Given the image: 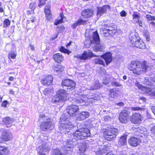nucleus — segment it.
Segmentation results:
<instances>
[{
    "label": "nucleus",
    "mask_w": 155,
    "mask_h": 155,
    "mask_svg": "<svg viewBox=\"0 0 155 155\" xmlns=\"http://www.w3.org/2000/svg\"><path fill=\"white\" fill-rule=\"evenodd\" d=\"M87 32V31H86L85 34V36L86 37H88L89 38L87 39L88 42L87 45L86 41L84 42V43L85 45H87V46H86V47H89L90 46V45L91 44L94 43L96 45L94 46V51L96 52L102 51L105 48V46L104 44L99 43L98 44L100 40L97 31H95L92 32V31H91L90 32L91 34L90 36L88 35V34Z\"/></svg>",
    "instance_id": "f257e3e1"
},
{
    "label": "nucleus",
    "mask_w": 155,
    "mask_h": 155,
    "mask_svg": "<svg viewBox=\"0 0 155 155\" xmlns=\"http://www.w3.org/2000/svg\"><path fill=\"white\" fill-rule=\"evenodd\" d=\"M90 131L87 128H82L77 130L69 137L66 143L67 144L73 145L76 140H82L85 139L90 136Z\"/></svg>",
    "instance_id": "f03ea898"
},
{
    "label": "nucleus",
    "mask_w": 155,
    "mask_h": 155,
    "mask_svg": "<svg viewBox=\"0 0 155 155\" xmlns=\"http://www.w3.org/2000/svg\"><path fill=\"white\" fill-rule=\"evenodd\" d=\"M147 67L146 61H132L128 66V68L130 71H133L134 74L137 75L146 72Z\"/></svg>",
    "instance_id": "7ed1b4c3"
},
{
    "label": "nucleus",
    "mask_w": 155,
    "mask_h": 155,
    "mask_svg": "<svg viewBox=\"0 0 155 155\" xmlns=\"http://www.w3.org/2000/svg\"><path fill=\"white\" fill-rule=\"evenodd\" d=\"M61 123L59 127L60 130L65 134L68 133L74 127L71 122L69 121L68 119L66 118L65 115L62 114L60 118Z\"/></svg>",
    "instance_id": "20e7f679"
},
{
    "label": "nucleus",
    "mask_w": 155,
    "mask_h": 155,
    "mask_svg": "<svg viewBox=\"0 0 155 155\" xmlns=\"http://www.w3.org/2000/svg\"><path fill=\"white\" fill-rule=\"evenodd\" d=\"M118 133V130L115 128H109L105 129L104 132V137L105 140L111 141L116 137Z\"/></svg>",
    "instance_id": "39448f33"
},
{
    "label": "nucleus",
    "mask_w": 155,
    "mask_h": 155,
    "mask_svg": "<svg viewBox=\"0 0 155 155\" xmlns=\"http://www.w3.org/2000/svg\"><path fill=\"white\" fill-rule=\"evenodd\" d=\"M138 37L134 35L130 38L131 43L135 47L141 49L145 48V45L142 40L138 39Z\"/></svg>",
    "instance_id": "423d86ee"
},
{
    "label": "nucleus",
    "mask_w": 155,
    "mask_h": 155,
    "mask_svg": "<svg viewBox=\"0 0 155 155\" xmlns=\"http://www.w3.org/2000/svg\"><path fill=\"white\" fill-rule=\"evenodd\" d=\"M61 85L64 88L70 91L74 89L75 87V83L73 81L67 79L62 81Z\"/></svg>",
    "instance_id": "0eeeda50"
},
{
    "label": "nucleus",
    "mask_w": 155,
    "mask_h": 155,
    "mask_svg": "<svg viewBox=\"0 0 155 155\" xmlns=\"http://www.w3.org/2000/svg\"><path fill=\"white\" fill-rule=\"evenodd\" d=\"M38 149L39 150L38 153L39 155H46V153L50 150V147L48 143H45L40 146Z\"/></svg>",
    "instance_id": "6e6552de"
},
{
    "label": "nucleus",
    "mask_w": 155,
    "mask_h": 155,
    "mask_svg": "<svg viewBox=\"0 0 155 155\" xmlns=\"http://www.w3.org/2000/svg\"><path fill=\"white\" fill-rule=\"evenodd\" d=\"M143 120L142 116L139 113L133 114L130 118V121L133 124H137L140 123Z\"/></svg>",
    "instance_id": "1a4fd4ad"
},
{
    "label": "nucleus",
    "mask_w": 155,
    "mask_h": 155,
    "mask_svg": "<svg viewBox=\"0 0 155 155\" xmlns=\"http://www.w3.org/2000/svg\"><path fill=\"white\" fill-rule=\"evenodd\" d=\"M54 127L52 122L47 121L42 122L40 126V128L43 131H46L52 129Z\"/></svg>",
    "instance_id": "9d476101"
},
{
    "label": "nucleus",
    "mask_w": 155,
    "mask_h": 155,
    "mask_svg": "<svg viewBox=\"0 0 155 155\" xmlns=\"http://www.w3.org/2000/svg\"><path fill=\"white\" fill-rule=\"evenodd\" d=\"M129 118V114L127 110H124L120 113L119 119L120 122L122 123H126Z\"/></svg>",
    "instance_id": "9b49d317"
},
{
    "label": "nucleus",
    "mask_w": 155,
    "mask_h": 155,
    "mask_svg": "<svg viewBox=\"0 0 155 155\" xmlns=\"http://www.w3.org/2000/svg\"><path fill=\"white\" fill-rule=\"evenodd\" d=\"M79 110V107L78 105H73L68 106L66 109V111L70 116H73L76 115V113Z\"/></svg>",
    "instance_id": "f8f14e48"
},
{
    "label": "nucleus",
    "mask_w": 155,
    "mask_h": 155,
    "mask_svg": "<svg viewBox=\"0 0 155 155\" xmlns=\"http://www.w3.org/2000/svg\"><path fill=\"white\" fill-rule=\"evenodd\" d=\"M96 147L97 150L95 151V152L97 155H101L107 153L108 149V147L105 146L104 145L98 146Z\"/></svg>",
    "instance_id": "ddd939ff"
},
{
    "label": "nucleus",
    "mask_w": 155,
    "mask_h": 155,
    "mask_svg": "<svg viewBox=\"0 0 155 155\" xmlns=\"http://www.w3.org/2000/svg\"><path fill=\"white\" fill-rule=\"evenodd\" d=\"M100 55H96L94 54L91 51H88L87 52L84 51L81 55V59L83 60H86L88 58L94 57H99Z\"/></svg>",
    "instance_id": "4468645a"
},
{
    "label": "nucleus",
    "mask_w": 155,
    "mask_h": 155,
    "mask_svg": "<svg viewBox=\"0 0 155 155\" xmlns=\"http://www.w3.org/2000/svg\"><path fill=\"white\" fill-rule=\"evenodd\" d=\"M90 115L89 113L87 112H79L78 113V115L76 119L77 120L79 121L83 120L88 117Z\"/></svg>",
    "instance_id": "2eb2a0df"
},
{
    "label": "nucleus",
    "mask_w": 155,
    "mask_h": 155,
    "mask_svg": "<svg viewBox=\"0 0 155 155\" xmlns=\"http://www.w3.org/2000/svg\"><path fill=\"white\" fill-rule=\"evenodd\" d=\"M57 94L62 101H64L68 99V94L64 90L61 89L58 91L57 92Z\"/></svg>",
    "instance_id": "dca6fc26"
},
{
    "label": "nucleus",
    "mask_w": 155,
    "mask_h": 155,
    "mask_svg": "<svg viewBox=\"0 0 155 155\" xmlns=\"http://www.w3.org/2000/svg\"><path fill=\"white\" fill-rule=\"evenodd\" d=\"M110 6L107 5H104L102 7H98L97 8V17H100L103 14L106 12L107 8H110Z\"/></svg>",
    "instance_id": "f3484780"
},
{
    "label": "nucleus",
    "mask_w": 155,
    "mask_h": 155,
    "mask_svg": "<svg viewBox=\"0 0 155 155\" xmlns=\"http://www.w3.org/2000/svg\"><path fill=\"white\" fill-rule=\"evenodd\" d=\"M53 80L52 76L49 75L46 76L45 78H43L41 79V82L44 85H49L52 83Z\"/></svg>",
    "instance_id": "a211bd4d"
},
{
    "label": "nucleus",
    "mask_w": 155,
    "mask_h": 155,
    "mask_svg": "<svg viewBox=\"0 0 155 155\" xmlns=\"http://www.w3.org/2000/svg\"><path fill=\"white\" fill-rule=\"evenodd\" d=\"M94 12L91 9H84L81 12L83 17L87 18L91 17L93 14Z\"/></svg>",
    "instance_id": "6ab92c4d"
},
{
    "label": "nucleus",
    "mask_w": 155,
    "mask_h": 155,
    "mask_svg": "<svg viewBox=\"0 0 155 155\" xmlns=\"http://www.w3.org/2000/svg\"><path fill=\"white\" fill-rule=\"evenodd\" d=\"M101 57L105 60L107 65H108L112 61V57L111 54L110 52L101 55Z\"/></svg>",
    "instance_id": "aec40b11"
},
{
    "label": "nucleus",
    "mask_w": 155,
    "mask_h": 155,
    "mask_svg": "<svg viewBox=\"0 0 155 155\" xmlns=\"http://www.w3.org/2000/svg\"><path fill=\"white\" fill-rule=\"evenodd\" d=\"M127 136V135L124 134L120 137L118 143V144L119 146L122 147L126 145Z\"/></svg>",
    "instance_id": "412c9836"
},
{
    "label": "nucleus",
    "mask_w": 155,
    "mask_h": 155,
    "mask_svg": "<svg viewBox=\"0 0 155 155\" xmlns=\"http://www.w3.org/2000/svg\"><path fill=\"white\" fill-rule=\"evenodd\" d=\"M113 32L110 33L103 28H101L100 30L101 35L107 38L112 37L114 35V31Z\"/></svg>",
    "instance_id": "4be33fe9"
},
{
    "label": "nucleus",
    "mask_w": 155,
    "mask_h": 155,
    "mask_svg": "<svg viewBox=\"0 0 155 155\" xmlns=\"http://www.w3.org/2000/svg\"><path fill=\"white\" fill-rule=\"evenodd\" d=\"M140 142V140L134 137H132L128 140L129 144L134 147L137 146Z\"/></svg>",
    "instance_id": "5701e85b"
},
{
    "label": "nucleus",
    "mask_w": 155,
    "mask_h": 155,
    "mask_svg": "<svg viewBox=\"0 0 155 155\" xmlns=\"http://www.w3.org/2000/svg\"><path fill=\"white\" fill-rule=\"evenodd\" d=\"M2 134V138L5 141L9 140L12 138V134L11 133L7 130L4 131Z\"/></svg>",
    "instance_id": "b1692460"
},
{
    "label": "nucleus",
    "mask_w": 155,
    "mask_h": 155,
    "mask_svg": "<svg viewBox=\"0 0 155 155\" xmlns=\"http://www.w3.org/2000/svg\"><path fill=\"white\" fill-rule=\"evenodd\" d=\"M82 97V96H78V97H77L76 98H74L72 100V103L75 102L74 104H79L81 105H84V100L83 99Z\"/></svg>",
    "instance_id": "393cba45"
},
{
    "label": "nucleus",
    "mask_w": 155,
    "mask_h": 155,
    "mask_svg": "<svg viewBox=\"0 0 155 155\" xmlns=\"http://www.w3.org/2000/svg\"><path fill=\"white\" fill-rule=\"evenodd\" d=\"M87 22V21L83 20L81 17L78 20L72 25V27L73 29L75 28L77 26L85 24Z\"/></svg>",
    "instance_id": "a878e982"
},
{
    "label": "nucleus",
    "mask_w": 155,
    "mask_h": 155,
    "mask_svg": "<svg viewBox=\"0 0 155 155\" xmlns=\"http://www.w3.org/2000/svg\"><path fill=\"white\" fill-rule=\"evenodd\" d=\"M54 60L58 63H60L64 59L63 57L59 53L54 54L53 56Z\"/></svg>",
    "instance_id": "bb28decb"
},
{
    "label": "nucleus",
    "mask_w": 155,
    "mask_h": 155,
    "mask_svg": "<svg viewBox=\"0 0 155 155\" xmlns=\"http://www.w3.org/2000/svg\"><path fill=\"white\" fill-rule=\"evenodd\" d=\"M49 118L46 115L44 114H41L39 116L38 120L39 121L47 122L49 121Z\"/></svg>",
    "instance_id": "cd10ccee"
},
{
    "label": "nucleus",
    "mask_w": 155,
    "mask_h": 155,
    "mask_svg": "<svg viewBox=\"0 0 155 155\" xmlns=\"http://www.w3.org/2000/svg\"><path fill=\"white\" fill-rule=\"evenodd\" d=\"M64 67L60 64L56 65L54 67V71L58 72V73H59L62 72L64 71Z\"/></svg>",
    "instance_id": "c85d7f7f"
},
{
    "label": "nucleus",
    "mask_w": 155,
    "mask_h": 155,
    "mask_svg": "<svg viewBox=\"0 0 155 155\" xmlns=\"http://www.w3.org/2000/svg\"><path fill=\"white\" fill-rule=\"evenodd\" d=\"M62 101L58 95L56 94L52 98L51 102L54 104H58L61 101Z\"/></svg>",
    "instance_id": "c756f323"
},
{
    "label": "nucleus",
    "mask_w": 155,
    "mask_h": 155,
    "mask_svg": "<svg viewBox=\"0 0 155 155\" xmlns=\"http://www.w3.org/2000/svg\"><path fill=\"white\" fill-rule=\"evenodd\" d=\"M2 122L5 124L7 127H9L10 126L9 125L12 122V120L11 118L9 117H6L3 119Z\"/></svg>",
    "instance_id": "7c9ffc66"
},
{
    "label": "nucleus",
    "mask_w": 155,
    "mask_h": 155,
    "mask_svg": "<svg viewBox=\"0 0 155 155\" xmlns=\"http://www.w3.org/2000/svg\"><path fill=\"white\" fill-rule=\"evenodd\" d=\"M104 28L105 30H107V31L110 32V33L113 32V31H114V35L117 31L116 30L114 29V27L111 26H108L106 24L104 25V28Z\"/></svg>",
    "instance_id": "2f4dec72"
},
{
    "label": "nucleus",
    "mask_w": 155,
    "mask_h": 155,
    "mask_svg": "<svg viewBox=\"0 0 155 155\" xmlns=\"http://www.w3.org/2000/svg\"><path fill=\"white\" fill-rule=\"evenodd\" d=\"M8 152L6 148L0 146V155H8Z\"/></svg>",
    "instance_id": "473e14b6"
},
{
    "label": "nucleus",
    "mask_w": 155,
    "mask_h": 155,
    "mask_svg": "<svg viewBox=\"0 0 155 155\" xmlns=\"http://www.w3.org/2000/svg\"><path fill=\"white\" fill-rule=\"evenodd\" d=\"M116 89L114 88L110 89L109 90V95L111 97L114 98L116 97L117 94V93L116 92Z\"/></svg>",
    "instance_id": "72a5a7b5"
},
{
    "label": "nucleus",
    "mask_w": 155,
    "mask_h": 155,
    "mask_svg": "<svg viewBox=\"0 0 155 155\" xmlns=\"http://www.w3.org/2000/svg\"><path fill=\"white\" fill-rule=\"evenodd\" d=\"M94 63L96 64L102 65H104V62L101 58H96L94 60Z\"/></svg>",
    "instance_id": "f704fd0d"
},
{
    "label": "nucleus",
    "mask_w": 155,
    "mask_h": 155,
    "mask_svg": "<svg viewBox=\"0 0 155 155\" xmlns=\"http://www.w3.org/2000/svg\"><path fill=\"white\" fill-rule=\"evenodd\" d=\"M60 17L61 18V19H57V20L55 21V22L54 23V25H58L60 23H61L63 22V18L64 17V15L62 13H61L60 15Z\"/></svg>",
    "instance_id": "c9c22d12"
},
{
    "label": "nucleus",
    "mask_w": 155,
    "mask_h": 155,
    "mask_svg": "<svg viewBox=\"0 0 155 155\" xmlns=\"http://www.w3.org/2000/svg\"><path fill=\"white\" fill-rule=\"evenodd\" d=\"M45 16L46 19L50 20L52 18V15L50 10L45 11Z\"/></svg>",
    "instance_id": "e433bc0d"
},
{
    "label": "nucleus",
    "mask_w": 155,
    "mask_h": 155,
    "mask_svg": "<svg viewBox=\"0 0 155 155\" xmlns=\"http://www.w3.org/2000/svg\"><path fill=\"white\" fill-rule=\"evenodd\" d=\"M101 87V85L98 83V82L96 81V83L93 86L90 87V89L91 90H96L100 88Z\"/></svg>",
    "instance_id": "4c0bfd02"
},
{
    "label": "nucleus",
    "mask_w": 155,
    "mask_h": 155,
    "mask_svg": "<svg viewBox=\"0 0 155 155\" xmlns=\"http://www.w3.org/2000/svg\"><path fill=\"white\" fill-rule=\"evenodd\" d=\"M53 91V90L52 87L47 88L44 90L43 93L45 95H48Z\"/></svg>",
    "instance_id": "58836bf2"
},
{
    "label": "nucleus",
    "mask_w": 155,
    "mask_h": 155,
    "mask_svg": "<svg viewBox=\"0 0 155 155\" xmlns=\"http://www.w3.org/2000/svg\"><path fill=\"white\" fill-rule=\"evenodd\" d=\"M152 81L151 82H146V84L148 85H151V88H154L153 85L155 86V76L153 77L152 78Z\"/></svg>",
    "instance_id": "ea45409f"
},
{
    "label": "nucleus",
    "mask_w": 155,
    "mask_h": 155,
    "mask_svg": "<svg viewBox=\"0 0 155 155\" xmlns=\"http://www.w3.org/2000/svg\"><path fill=\"white\" fill-rule=\"evenodd\" d=\"M52 152L53 155H62V153L58 148L53 150Z\"/></svg>",
    "instance_id": "a19ab883"
},
{
    "label": "nucleus",
    "mask_w": 155,
    "mask_h": 155,
    "mask_svg": "<svg viewBox=\"0 0 155 155\" xmlns=\"http://www.w3.org/2000/svg\"><path fill=\"white\" fill-rule=\"evenodd\" d=\"M60 50L62 52L68 54L71 52L69 50L65 49L63 46H61L60 48Z\"/></svg>",
    "instance_id": "79ce46f5"
},
{
    "label": "nucleus",
    "mask_w": 155,
    "mask_h": 155,
    "mask_svg": "<svg viewBox=\"0 0 155 155\" xmlns=\"http://www.w3.org/2000/svg\"><path fill=\"white\" fill-rule=\"evenodd\" d=\"M111 85L112 86H115L117 87H120L122 86V85L120 82L116 81H112L111 82Z\"/></svg>",
    "instance_id": "37998d69"
},
{
    "label": "nucleus",
    "mask_w": 155,
    "mask_h": 155,
    "mask_svg": "<svg viewBox=\"0 0 155 155\" xmlns=\"http://www.w3.org/2000/svg\"><path fill=\"white\" fill-rule=\"evenodd\" d=\"M11 21L8 19H6L3 22V27H8L10 25Z\"/></svg>",
    "instance_id": "c03bdc74"
},
{
    "label": "nucleus",
    "mask_w": 155,
    "mask_h": 155,
    "mask_svg": "<svg viewBox=\"0 0 155 155\" xmlns=\"http://www.w3.org/2000/svg\"><path fill=\"white\" fill-rule=\"evenodd\" d=\"M9 55H10L11 58L15 59L16 56V54L14 51H12L9 53Z\"/></svg>",
    "instance_id": "a18cd8bd"
},
{
    "label": "nucleus",
    "mask_w": 155,
    "mask_h": 155,
    "mask_svg": "<svg viewBox=\"0 0 155 155\" xmlns=\"http://www.w3.org/2000/svg\"><path fill=\"white\" fill-rule=\"evenodd\" d=\"M87 147V145L86 143H84L82 144L81 145V150L83 152L85 151Z\"/></svg>",
    "instance_id": "49530a36"
},
{
    "label": "nucleus",
    "mask_w": 155,
    "mask_h": 155,
    "mask_svg": "<svg viewBox=\"0 0 155 155\" xmlns=\"http://www.w3.org/2000/svg\"><path fill=\"white\" fill-rule=\"evenodd\" d=\"M146 18L149 20H155V17L151 16L150 15H146Z\"/></svg>",
    "instance_id": "de8ad7c7"
},
{
    "label": "nucleus",
    "mask_w": 155,
    "mask_h": 155,
    "mask_svg": "<svg viewBox=\"0 0 155 155\" xmlns=\"http://www.w3.org/2000/svg\"><path fill=\"white\" fill-rule=\"evenodd\" d=\"M39 4L38 6L40 7L44 5L45 4V2L47 0H39Z\"/></svg>",
    "instance_id": "09e8293b"
},
{
    "label": "nucleus",
    "mask_w": 155,
    "mask_h": 155,
    "mask_svg": "<svg viewBox=\"0 0 155 155\" xmlns=\"http://www.w3.org/2000/svg\"><path fill=\"white\" fill-rule=\"evenodd\" d=\"M29 8L32 10H34L35 8V3L33 2L31 3L30 4Z\"/></svg>",
    "instance_id": "8fccbe9b"
},
{
    "label": "nucleus",
    "mask_w": 155,
    "mask_h": 155,
    "mask_svg": "<svg viewBox=\"0 0 155 155\" xmlns=\"http://www.w3.org/2000/svg\"><path fill=\"white\" fill-rule=\"evenodd\" d=\"M145 90H146V92L147 94H152L153 92H151V89L149 87H146L145 88Z\"/></svg>",
    "instance_id": "3c124183"
},
{
    "label": "nucleus",
    "mask_w": 155,
    "mask_h": 155,
    "mask_svg": "<svg viewBox=\"0 0 155 155\" xmlns=\"http://www.w3.org/2000/svg\"><path fill=\"white\" fill-rule=\"evenodd\" d=\"M110 81V79L109 78L105 79L103 83L104 84L106 85L109 84Z\"/></svg>",
    "instance_id": "603ef678"
},
{
    "label": "nucleus",
    "mask_w": 155,
    "mask_h": 155,
    "mask_svg": "<svg viewBox=\"0 0 155 155\" xmlns=\"http://www.w3.org/2000/svg\"><path fill=\"white\" fill-rule=\"evenodd\" d=\"M132 16L133 17V19L137 18L138 19L140 18V16L137 14H134Z\"/></svg>",
    "instance_id": "864d4df0"
},
{
    "label": "nucleus",
    "mask_w": 155,
    "mask_h": 155,
    "mask_svg": "<svg viewBox=\"0 0 155 155\" xmlns=\"http://www.w3.org/2000/svg\"><path fill=\"white\" fill-rule=\"evenodd\" d=\"M127 13L124 10H123L120 12V15L121 17H125L127 15Z\"/></svg>",
    "instance_id": "5fc2aeb1"
},
{
    "label": "nucleus",
    "mask_w": 155,
    "mask_h": 155,
    "mask_svg": "<svg viewBox=\"0 0 155 155\" xmlns=\"http://www.w3.org/2000/svg\"><path fill=\"white\" fill-rule=\"evenodd\" d=\"M8 101H5L2 102L1 106L2 107H6Z\"/></svg>",
    "instance_id": "6e6d98bb"
},
{
    "label": "nucleus",
    "mask_w": 155,
    "mask_h": 155,
    "mask_svg": "<svg viewBox=\"0 0 155 155\" xmlns=\"http://www.w3.org/2000/svg\"><path fill=\"white\" fill-rule=\"evenodd\" d=\"M132 109L134 110H139L143 109L142 108L138 107H132Z\"/></svg>",
    "instance_id": "4d7b16f0"
},
{
    "label": "nucleus",
    "mask_w": 155,
    "mask_h": 155,
    "mask_svg": "<svg viewBox=\"0 0 155 155\" xmlns=\"http://www.w3.org/2000/svg\"><path fill=\"white\" fill-rule=\"evenodd\" d=\"M115 105L120 107H122L124 105V103L123 102H120L118 103H116Z\"/></svg>",
    "instance_id": "13d9d810"
},
{
    "label": "nucleus",
    "mask_w": 155,
    "mask_h": 155,
    "mask_svg": "<svg viewBox=\"0 0 155 155\" xmlns=\"http://www.w3.org/2000/svg\"><path fill=\"white\" fill-rule=\"evenodd\" d=\"M50 5H47L45 8V11L50 10Z\"/></svg>",
    "instance_id": "bf43d9fd"
},
{
    "label": "nucleus",
    "mask_w": 155,
    "mask_h": 155,
    "mask_svg": "<svg viewBox=\"0 0 155 155\" xmlns=\"http://www.w3.org/2000/svg\"><path fill=\"white\" fill-rule=\"evenodd\" d=\"M151 132L155 135V126L153 127L151 129Z\"/></svg>",
    "instance_id": "052dcab7"
},
{
    "label": "nucleus",
    "mask_w": 155,
    "mask_h": 155,
    "mask_svg": "<svg viewBox=\"0 0 155 155\" xmlns=\"http://www.w3.org/2000/svg\"><path fill=\"white\" fill-rule=\"evenodd\" d=\"M146 98L144 97H140L139 101H142L143 102H145L146 101Z\"/></svg>",
    "instance_id": "680f3d73"
},
{
    "label": "nucleus",
    "mask_w": 155,
    "mask_h": 155,
    "mask_svg": "<svg viewBox=\"0 0 155 155\" xmlns=\"http://www.w3.org/2000/svg\"><path fill=\"white\" fill-rule=\"evenodd\" d=\"M135 84L138 87V88L140 89L141 88L142 86L138 82L135 83Z\"/></svg>",
    "instance_id": "e2e57ef3"
},
{
    "label": "nucleus",
    "mask_w": 155,
    "mask_h": 155,
    "mask_svg": "<svg viewBox=\"0 0 155 155\" xmlns=\"http://www.w3.org/2000/svg\"><path fill=\"white\" fill-rule=\"evenodd\" d=\"M74 57L80 58L81 59V55L77 54L74 55Z\"/></svg>",
    "instance_id": "0e129e2a"
},
{
    "label": "nucleus",
    "mask_w": 155,
    "mask_h": 155,
    "mask_svg": "<svg viewBox=\"0 0 155 155\" xmlns=\"http://www.w3.org/2000/svg\"><path fill=\"white\" fill-rule=\"evenodd\" d=\"M137 23L140 26H142V23L141 21H140L139 20H138L137 21Z\"/></svg>",
    "instance_id": "69168bd1"
},
{
    "label": "nucleus",
    "mask_w": 155,
    "mask_h": 155,
    "mask_svg": "<svg viewBox=\"0 0 155 155\" xmlns=\"http://www.w3.org/2000/svg\"><path fill=\"white\" fill-rule=\"evenodd\" d=\"M151 109L152 110V112L155 115V106L152 107L151 108Z\"/></svg>",
    "instance_id": "338daca9"
},
{
    "label": "nucleus",
    "mask_w": 155,
    "mask_h": 155,
    "mask_svg": "<svg viewBox=\"0 0 155 155\" xmlns=\"http://www.w3.org/2000/svg\"><path fill=\"white\" fill-rule=\"evenodd\" d=\"M58 33H57L55 35V36H54V37H52V38H51V40H54L56 38H57L58 36Z\"/></svg>",
    "instance_id": "774afa93"
}]
</instances>
